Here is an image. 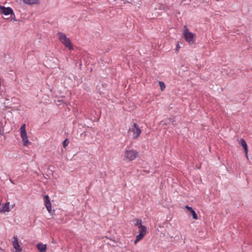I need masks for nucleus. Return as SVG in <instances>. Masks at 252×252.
I'll list each match as a JSON object with an SVG mask.
<instances>
[{"mask_svg":"<svg viewBox=\"0 0 252 252\" xmlns=\"http://www.w3.org/2000/svg\"><path fill=\"white\" fill-rule=\"evenodd\" d=\"M59 40L69 50L73 49V46L69 38L64 33L59 32L57 33Z\"/></svg>","mask_w":252,"mask_h":252,"instance_id":"obj_1","label":"nucleus"},{"mask_svg":"<svg viewBox=\"0 0 252 252\" xmlns=\"http://www.w3.org/2000/svg\"><path fill=\"white\" fill-rule=\"evenodd\" d=\"M183 34L186 41L188 42L190 44H192L194 43V34L192 32H189L186 26H184V27Z\"/></svg>","mask_w":252,"mask_h":252,"instance_id":"obj_2","label":"nucleus"},{"mask_svg":"<svg viewBox=\"0 0 252 252\" xmlns=\"http://www.w3.org/2000/svg\"><path fill=\"white\" fill-rule=\"evenodd\" d=\"M138 155L136 151L133 150H126L125 152V159L128 161L134 160Z\"/></svg>","mask_w":252,"mask_h":252,"instance_id":"obj_3","label":"nucleus"},{"mask_svg":"<svg viewBox=\"0 0 252 252\" xmlns=\"http://www.w3.org/2000/svg\"><path fill=\"white\" fill-rule=\"evenodd\" d=\"M20 130L21 136L22 139V141L23 142V145L25 146H27L30 143V142L28 139L25 124H24L21 126Z\"/></svg>","mask_w":252,"mask_h":252,"instance_id":"obj_4","label":"nucleus"},{"mask_svg":"<svg viewBox=\"0 0 252 252\" xmlns=\"http://www.w3.org/2000/svg\"><path fill=\"white\" fill-rule=\"evenodd\" d=\"M129 131H132L133 133V139H136L141 133V130L138 126V125L135 123L133 124L131 128L129 129Z\"/></svg>","mask_w":252,"mask_h":252,"instance_id":"obj_5","label":"nucleus"},{"mask_svg":"<svg viewBox=\"0 0 252 252\" xmlns=\"http://www.w3.org/2000/svg\"><path fill=\"white\" fill-rule=\"evenodd\" d=\"M0 12L5 15L11 14V16L14 15L13 10L10 7H5L3 6H0Z\"/></svg>","mask_w":252,"mask_h":252,"instance_id":"obj_6","label":"nucleus"},{"mask_svg":"<svg viewBox=\"0 0 252 252\" xmlns=\"http://www.w3.org/2000/svg\"><path fill=\"white\" fill-rule=\"evenodd\" d=\"M147 227H144L142 229L139 230V233L136 236V239L134 242L136 244L138 242L142 240L146 234Z\"/></svg>","mask_w":252,"mask_h":252,"instance_id":"obj_7","label":"nucleus"},{"mask_svg":"<svg viewBox=\"0 0 252 252\" xmlns=\"http://www.w3.org/2000/svg\"><path fill=\"white\" fill-rule=\"evenodd\" d=\"M13 241L12 242V244L16 252H21L22 251V249L21 248L17 236H14L13 237Z\"/></svg>","mask_w":252,"mask_h":252,"instance_id":"obj_8","label":"nucleus"},{"mask_svg":"<svg viewBox=\"0 0 252 252\" xmlns=\"http://www.w3.org/2000/svg\"><path fill=\"white\" fill-rule=\"evenodd\" d=\"M45 206L49 213H53L51 210V203L50 202V199L48 195H45L44 196Z\"/></svg>","mask_w":252,"mask_h":252,"instance_id":"obj_9","label":"nucleus"},{"mask_svg":"<svg viewBox=\"0 0 252 252\" xmlns=\"http://www.w3.org/2000/svg\"><path fill=\"white\" fill-rule=\"evenodd\" d=\"M240 143L241 146L244 148L246 158L247 159H248V148L246 142L245 141L244 139L241 138L240 139Z\"/></svg>","mask_w":252,"mask_h":252,"instance_id":"obj_10","label":"nucleus"},{"mask_svg":"<svg viewBox=\"0 0 252 252\" xmlns=\"http://www.w3.org/2000/svg\"><path fill=\"white\" fill-rule=\"evenodd\" d=\"M134 224L137 226L139 230L142 229L144 227H146L145 226L142 225V220L138 219H135L133 220Z\"/></svg>","mask_w":252,"mask_h":252,"instance_id":"obj_11","label":"nucleus"},{"mask_svg":"<svg viewBox=\"0 0 252 252\" xmlns=\"http://www.w3.org/2000/svg\"><path fill=\"white\" fill-rule=\"evenodd\" d=\"M185 208L187 209L188 211L191 213L193 219L197 220L198 219V217L196 213L191 207H189V206H186Z\"/></svg>","mask_w":252,"mask_h":252,"instance_id":"obj_12","label":"nucleus"},{"mask_svg":"<svg viewBox=\"0 0 252 252\" xmlns=\"http://www.w3.org/2000/svg\"><path fill=\"white\" fill-rule=\"evenodd\" d=\"M9 204V203L2 204V206L0 208V212L4 213L5 212H9L10 211Z\"/></svg>","mask_w":252,"mask_h":252,"instance_id":"obj_13","label":"nucleus"},{"mask_svg":"<svg viewBox=\"0 0 252 252\" xmlns=\"http://www.w3.org/2000/svg\"><path fill=\"white\" fill-rule=\"evenodd\" d=\"M36 247L40 252H45L46 251V246L42 243L37 244Z\"/></svg>","mask_w":252,"mask_h":252,"instance_id":"obj_14","label":"nucleus"},{"mask_svg":"<svg viewBox=\"0 0 252 252\" xmlns=\"http://www.w3.org/2000/svg\"><path fill=\"white\" fill-rule=\"evenodd\" d=\"M155 8L163 10L165 11L169 9V8L166 5L160 3L157 4Z\"/></svg>","mask_w":252,"mask_h":252,"instance_id":"obj_15","label":"nucleus"},{"mask_svg":"<svg viewBox=\"0 0 252 252\" xmlns=\"http://www.w3.org/2000/svg\"><path fill=\"white\" fill-rule=\"evenodd\" d=\"M24 3L28 4H33L37 2L38 0H23Z\"/></svg>","mask_w":252,"mask_h":252,"instance_id":"obj_16","label":"nucleus"},{"mask_svg":"<svg viewBox=\"0 0 252 252\" xmlns=\"http://www.w3.org/2000/svg\"><path fill=\"white\" fill-rule=\"evenodd\" d=\"M159 85L160 87V89L161 91H163L165 88V85L164 83V82H163L162 81H159Z\"/></svg>","mask_w":252,"mask_h":252,"instance_id":"obj_17","label":"nucleus"},{"mask_svg":"<svg viewBox=\"0 0 252 252\" xmlns=\"http://www.w3.org/2000/svg\"><path fill=\"white\" fill-rule=\"evenodd\" d=\"M68 144H69V140H68V139H65L63 142V147L64 148L66 147L68 145Z\"/></svg>","mask_w":252,"mask_h":252,"instance_id":"obj_18","label":"nucleus"},{"mask_svg":"<svg viewBox=\"0 0 252 252\" xmlns=\"http://www.w3.org/2000/svg\"><path fill=\"white\" fill-rule=\"evenodd\" d=\"M6 122L5 120H4V122H3L2 120H1L0 121V127L4 126H5V125L6 124Z\"/></svg>","mask_w":252,"mask_h":252,"instance_id":"obj_19","label":"nucleus"},{"mask_svg":"<svg viewBox=\"0 0 252 252\" xmlns=\"http://www.w3.org/2000/svg\"><path fill=\"white\" fill-rule=\"evenodd\" d=\"M180 48V47L179 44H178L177 45V47H176V51H177Z\"/></svg>","mask_w":252,"mask_h":252,"instance_id":"obj_20","label":"nucleus"},{"mask_svg":"<svg viewBox=\"0 0 252 252\" xmlns=\"http://www.w3.org/2000/svg\"><path fill=\"white\" fill-rule=\"evenodd\" d=\"M169 120L170 121H170L171 122V123H172V124L174 125V121L172 120V119L170 118V119H169Z\"/></svg>","mask_w":252,"mask_h":252,"instance_id":"obj_21","label":"nucleus"}]
</instances>
